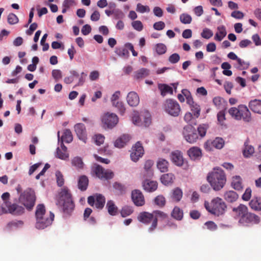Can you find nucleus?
Segmentation results:
<instances>
[{
	"mask_svg": "<svg viewBox=\"0 0 261 261\" xmlns=\"http://www.w3.org/2000/svg\"><path fill=\"white\" fill-rule=\"evenodd\" d=\"M239 115L238 117L239 120H243L245 122H250L251 120V113L247 107L244 105L239 106Z\"/></svg>",
	"mask_w": 261,
	"mask_h": 261,
	"instance_id": "obj_16",
	"label": "nucleus"
},
{
	"mask_svg": "<svg viewBox=\"0 0 261 261\" xmlns=\"http://www.w3.org/2000/svg\"><path fill=\"white\" fill-rule=\"evenodd\" d=\"M18 200L28 210H32L36 201L34 191L30 188L26 189L20 194Z\"/></svg>",
	"mask_w": 261,
	"mask_h": 261,
	"instance_id": "obj_6",
	"label": "nucleus"
},
{
	"mask_svg": "<svg viewBox=\"0 0 261 261\" xmlns=\"http://www.w3.org/2000/svg\"><path fill=\"white\" fill-rule=\"evenodd\" d=\"M217 32L215 34L214 39L218 41H221L226 36L227 32L225 27L222 25L217 27Z\"/></svg>",
	"mask_w": 261,
	"mask_h": 261,
	"instance_id": "obj_30",
	"label": "nucleus"
},
{
	"mask_svg": "<svg viewBox=\"0 0 261 261\" xmlns=\"http://www.w3.org/2000/svg\"><path fill=\"white\" fill-rule=\"evenodd\" d=\"M171 161L177 166H181L183 164L184 160L180 151L175 150L172 151L170 154Z\"/></svg>",
	"mask_w": 261,
	"mask_h": 261,
	"instance_id": "obj_20",
	"label": "nucleus"
},
{
	"mask_svg": "<svg viewBox=\"0 0 261 261\" xmlns=\"http://www.w3.org/2000/svg\"><path fill=\"white\" fill-rule=\"evenodd\" d=\"M133 212L132 207L128 206H124L121 211V215L123 217H126L130 215Z\"/></svg>",
	"mask_w": 261,
	"mask_h": 261,
	"instance_id": "obj_57",
	"label": "nucleus"
},
{
	"mask_svg": "<svg viewBox=\"0 0 261 261\" xmlns=\"http://www.w3.org/2000/svg\"><path fill=\"white\" fill-rule=\"evenodd\" d=\"M56 177L57 185L59 187H62L64 184V178L61 171H57L56 172Z\"/></svg>",
	"mask_w": 261,
	"mask_h": 261,
	"instance_id": "obj_52",
	"label": "nucleus"
},
{
	"mask_svg": "<svg viewBox=\"0 0 261 261\" xmlns=\"http://www.w3.org/2000/svg\"><path fill=\"white\" fill-rule=\"evenodd\" d=\"M153 220L151 226L149 228L150 232L153 231L157 226L158 220H163L167 218V215L160 211H154L152 212Z\"/></svg>",
	"mask_w": 261,
	"mask_h": 261,
	"instance_id": "obj_15",
	"label": "nucleus"
},
{
	"mask_svg": "<svg viewBox=\"0 0 261 261\" xmlns=\"http://www.w3.org/2000/svg\"><path fill=\"white\" fill-rule=\"evenodd\" d=\"M228 113L233 118L236 120H239V118L238 117V115H239V106L238 108L232 107L228 110Z\"/></svg>",
	"mask_w": 261,
	"mask_h": 261,
	"instance_id": "obj_59",
	"label": "nucleus"
},
{
	"mask_svg": "<svg viewBox=\"0 0 261 261\" xmlns=\"http://www.w3.org/2000/svg\"><path fill=\"white\" fill-rule=\"evenodd\" d=\"M182 197V192L179 188L174 189L172 192L171 198L173 200L178 202Z\"/></svg>",
	"mask_w": 261,
	"mask_h": 261,
	"instance_id": "obj_40",
	"label": "nucleus"
},
{
	"mask_svg": "<svg viewBox=\"0 0 261 261\" xmlns=\"http://www.w3.org/2000/svg\"><path fill=\"white\" fill-rule=\"evenodd\" d=\"M260 221L259 217L248 211L244 216L239 220V223L243 226H248L250 224H258Z\"/></svg>",
	"mask_w": 261,
	"mask_h": 261,
	"instance_id": "obj_11",
	"label": "nucleus"
},
{
	"mask_svg": "<svg viewBox=\"0 0 261 261\" xmlns=\"http://www.w3.org/2000/svg\"><path fill=\"white\" fill-rule=\"evenodd\" d=\"M132 199L134 204L138 206H142L145 203V199L142 192L138 190L132 191Z\"/></svg>",
	"mask_w": 261,
	"mask_h": 261,
	"instance_id": "obj_18",
	"label": "nucleus"
},
{
	"mask_svg": "<svg viewBox=\"0 0 261 261\" xmlns=\"http://www.w3.org/2000/svg\"><path fill=\"white\" fill-rule=\"evenodd\" d=\"M88 203L90 205L95 206L96 208L101 210L104 207L106 198L102 194L96 193L88 197Z\"/></svg>",
	"mask_w": 261,
	"mask_h": 261,
	"instance_id": "obj_9",
	"label": "nucleus"
},
{
	"mask_svg": "<svg viewBox=\"0 0 261 261\" xmlns=\"http://www.w3.org/2000/svg\"><path fill=\"white\" fill-rule=\"evenodd\" d=\"M56 157L66 160L69 158V153L67 152V148L62 142L61 143V148L58 147L56 150Z\"/></svg>",
	"mask_w": 261,
	"mask_h": 261,
	"instance_id": "obj_22",
	"label": "nucleus"
},
{
	"mask_svg": "<svg viewBox=\"0 0 261 261\" xmlns=\"http://www.w3.org/2000/svg\"><path fill=\"white\" fill-rule=\"evenodd\" d=\"M154 202L156 205L162 207L165 205L166 200L165 197L163 196L159 195L154 198Z\"/></svg>",
	"mask_w": 261,
	"mask_h": 261,
	"instance_id": "obj_55",
	"label": "nucleus"
},
{
	"mask_svg": "<svg viewBox=\"0 0 261 261\" xmlns=\"http://www.w3.org/2000/svg\"><path fill=\"white\" fill-rule=\"evenodd\" d=\"M93 140L94 142L98 146L102 144L105 141V136L100 134H95L93 136Z\"/></svg>",
	"mask_w": 261,
	"mask_h": 261,
	"instance_id": "obj_48",
	"label": "nucleus"
},
{
	"mask_svg": "<svg viewBox=\"0 0 261 261\" xmlns=\"http://www.w3.org/2000/svg\"><path fill=\"white\" fill-rule=\"evenodd\" d=\"M208 127V125L206 124H202L199 125L197 130L200 137H203L205 136Z\"/></svg>",
	"mask_w": 261,
	"mask_h": 261,
	"instance_id": "obj_56",
	"label": "nucleus"
},
{
	"mask_svg": "<svg viewBox=\"0 0 261 261\" xmlns=\"http://www.w3.org/2000/svg\"><path fill=\"white\" fill-rule=\"evenodd\" d=\"M45 206L43 204H38L36 209V227L38 229H43L50 226L54 220V214L50 212L49 216L45 214Z\"/></svg>",
	"mask_w": 261,
	"mask_h": 261,
	"instance_id": "obj_3",
	"label": "nucleus"
},
{
	"mask_svg": "<svg viewBox=\"0 0 261 261\" xmlns=\"http://www.w3.org/2000/svg\"><path fill=\"white\" fill-rule=\"evenodd\" d=\"M180 60V56L177 53H174L170 55L168 58V61L172 64L177 63Z\"/></svg>",
	"mask_w": 261,
	"mask_h": 261,
	"instance_id": "obj_63",
	"label": "nucleus"
},
{
	"mask_svg": "<svg viewBox=\"0 0 261 261\" xmlns=\"http://www.w3.org/2000/svg\"><path fill=\"white\" fill-rule=\"evenodd\" d=\"M250 207L257 211H261V199L260 198H253L249 202Z\"/></svg>",
	"mask_w": 261,
	"mask_h": 261,
	"instance_id": "obj_35",
	"label": "nucleus"
},
{
	"mask_svg": "<svg viewBox=\"0 0 261 261\" xmlns=\"http://www.w3.org/2000/svg\"><path fill=\"white\" fill-rule=\"evenodd\" d=\"M201 36L203 38L208 39L213 36V32L210 29L206 28L203 29Z\"/></svg>",
	"mask_w": 261,
	"mask_h": 261,
	"instance_id": "obj_54",
	"label": "nucleus"
},
{
	"mask_svg": "<svg viewBox=\"0 0 261 261\" xmlns=\"http://www.w3.org/2000/svg\"><path fill=\"white\" fill-rule=\"evenodd\" d=\"M187 153L190 158L193 161L199 160L202 156L201 149L196 146L190 148Z\"/></svg>",
	"mask_w": 261,
	"mask_h": 261,
	"instance_id": "obj_21",
	"label": "nucleus"
},
{
	"mask_svg": "<svg viewBox=\"0 0 261 261\" xmlns=\"http://www.w3.org/2000/svg\"><path fill=\"white\" fill-rule=\"evenodd\" d=\"M248 106L250 110L254 113L261 114V100L255 99L249 102Z\"/></svg>",
	"mask_w": 261,
	"mask_h": 261,
	"instance_id": "obj_26",
	"label": "nucleus"
},
{
	"mask_svg": "<svg viewBox=\"0 0 261 261\" xmlns=\"http://www.w3.org/2000/svg\"><path fill=\"white\" fill-rule=\"evenodd\" d=\"M144 151L142 144L140 142H137L132 148L130 153L131 160L134 162H137L144 154Z\"/></svg>",
	"mask_w": 261,
	"mask_h": 261,
	"instance_id": "obj_13",
	"label": "nucleus"
},
{
	"mask_svg": "<svg viewBox=\"0 0 261 261\" xmlns=\"http://www.w3.org/2000/svg\"><path fill=\"white\" fill-rule=\"evenodd\" d=\"M144 124L145 126H148L150 125L151 122L150 115L147 112H146L143 114Z\"/></svg>",
	"mask_w": 261,
	"mask_h": 261,
	"instance_id": "obj_64",
	"label": "nucleus"
},
{
	"mask_svg": "<svg viewBox=\"0 0 261 261\" xmlns=\"http://www.w3.org/2000/svg\"><path fill=\"white\" fill-rule=\"evenodd\" d=\"M131 24L134 29L138 32H140L143 29V25L140 20L133 21Z\"/></svg>",
	"mask_w": 261,
	"mask_h": 261,
	"instance_id": "obj_58",
	"label": "nucleus"
},
{
	"mask_svg": "<svg viewBox=\"0 0 261 261\" xmlns=\"http://www.w3.org/2000/svg\"><path fill=\"white\" fill-rule=\"evenodd\" d=\"M232 211L234 218L238 220L239 222V220L242 219L248 211V209L246 205L240 204L237 207L233 208Z\"/></svg>",
	"mask_w": 261,
	"mask_h": 261,
	"instance_id": "obj_17",
	"label": "nucleus"
},
{
	"mask_svg": "<svg viewBox=\"0 0 261 261\" xmlns=\"http://www.w3.org/2000/svg\"><path fill=\"white\" fill-rule=\"evenodd\" d=\"M130 136L128 135H123L119 137L114 142V146L117 148L123 147L130 140Z\"/></svg>",
	"mask_w": 261,
	"mask_h": 261,
	"instance_id": "obj_27",
	"label": "nucleus"
},
{
	"mask_svg": "<svg viewBox=\"0 0 261 261\" xmlns=\"http://www.w3.org/2000/svg\"><path fill=\"white\" fill-rule=\"evenodd\" d=\"M112 106L117 109L119 114L123 116L125 113V107L124 104L122 101L116 102L112 104Z\"/></svg>",
	"mask_w": 261,
	"mask_h": 261,
	"instance_id": "obj_43",
	"label": "nucleus"
},
{
	"mask_svg": "<svg viewBox=\"0 0 261 261\" xmlns=\"http://www.w3.org/2000/svg\"><path fill=\"white\" fill-rule=\"evenodd\" d=\"M94 171L96 175L101 179H108L112 178L114 176L113 172L110 170H105L99 165H96Z\"/></svg>",
	"mask_w": 261,
	"mask_h": 261,
	"instance_id": "obj_14",
	"label": "nucleus"
},
{
	"mask_svg": "<svg viewBox=\"0 0 261 261\" xmlns=\"http://www.w3.org/2000/svg\"><path fill=\"white\" fill-rule=\"evenodd\" d=\"M132 122L136 125L141 124V120L137 112H134L132 119Z\"/></svg>",
	"mask_w": 261,
	"mask_h": 261,
	"instance_id": "obj_61",
	"label": "nucleus"
},
{
	"mask_svg": "<svg viewBox=\"0 0 261 261\" xmlns=\"http://www.w3.org/2000/svg\"><path fill=\"white\" fill-rule=\"evenodd\" d=\"M224 199L228 202H233L238 198V195L233 191H228L224 194Z\"/></svg>",
	"mask_w": 261,
	"mask_h": 261,
	"instance_id": "obj_33",
	"label": "nucleus"
},
{
	"mask_svg": "<svg viewBox=\"0 0 261 261\" xmlns=\"http://www.w3.org/2000/svg\"><path fill=\"white\" fill-rule=\"evenodd\" d=\"M121 96V92L119 91H115L111 97V103H114L116 102L120 101V97Z\"/></svg>",
	"mask_w": 261,
	"mask_h": 261,
	"instance_id": "obj_62",
	"label": "nucleus"
},
{
	"mask_svg": "<svg viewBox=\"0 0 261 261\" xmlns=\"http://www.w3.org/2000/svg\"><path fill=\"white\" fill-rule=\"evenodd\" d=\"M187 104L190 106V112L194 114L195 117H199L201 111L200 106L195 102L193 100H189Z\"/></svg>",
	"mask_w": 261,
	"mask_h": 261,
	"instance_id": "obj_28",
	"label": "nucleus"
},
{
	"mask_svg": "<svg viewBox=\"0 0 261 261\" xmlns=\"http://www.w3.org/2000/svg\"><path fill=\"white\" fill-rule=\"evenodd\" d=\"M10 194L4 193L2 195V198L4 201V204L2 207L3 213H10L14 215H21L24 212V208L15 203H12L9 201Z\"/></svg>",
	"mask_w": 261,
	"mask_h": 261,
	"instance_id": "obj_5",
	"label": "nucleus"
},
{
	"mask_svg": "<svg viewBox=\"0 0 261 261\" xmlns=\"http://www.w3.org/2000/svg\"><path fill=\"white\" fill-rule=\"evenodd\" d=\"M92 211L90 208H87L84 211V219L86 221H87L88 223L91 224H95L96 222L95 219L91 217L89 219H88L89 216L91 214Z\"/></svg>",
	"mask_w": 261,
	"mask_h": 261,
	"instance_id": "obj_45",
	"label": "nucleus"
},
{
	"mask_svg": "<svg viewBox=\"0 0 261 261\" xmlns=\"http://www.w3.org/2000/svg\"><path fill=\"white\" fill-rule=\"evenodd\" d=\"M198 117H194V114H192L190 112H187L185 114V116H184V120H185V121L187 123H189L190 124H195L196 119Z\"/></svg>",
	"mask_w": 261,
	"mask_h": 261,
	"instance_id": "obj_46",
	"label": "nucleus"
},
{
	"mask_svg": "<svg viewBox=\"0 0 261 261\" xmlns=\"http://www.w3.org/2000/svg\"><path fill=\"white\" fill-rule=\"evenodd\" d=\"M18 20L17 16L13 13H10L8 16V22L10 24H16L18 22Z\"/></svg>",
	"mask_w": 261,
	"mask_h": 261,
	"instance_id": "obj_60",
	"label": "nucleus"
},
{
	"mask_svg": "<svg viewBox=\"0 0 261 261\" xmlns=\"http://www.w3.org/2000/svg\"><path fill=\"white\" fill-rule=\"evenodd\" d=\"M56 204L62 209L65 214H69L72 212L74 205L67 187H64L61 189L57 196Z\"/></svg>",
	"mask_w": 261,
	"mask_h": 261,
	"instance_id": "obj_1",
	"label": "nucleus"
},
{
	"mask_svg": "<svg viewBox=\"0 0 261 261\" xmlns=\"http://www.w3.org/2000/svg\"><path fill=\"white\" fill-rule=\"evenodd\" d=\"M101 120L105 128L111 129L117 125L119 118L116 114L108 112L101 116Z\"/></svg>",
	"mask_w": 261,
	"mask_h": 261,
	"instance_id": "obj_8",
	"label": "nucleus"
},
{
	"mask_svg": "<svg viewBox=\"0 0 261 261\" xmlns=\"http://www.w3.org/2000/svg\"><path fill=\"white\" fill-rule=\"evenodd\" d=\"M153 162L152 160H147L145 162L144 166V171L142 172L143 177H150L153 176V172L152 167Z\"/></svg>",
	"mask_w": 261,
	"mask_h": 261,
	"instance_id": "obj_23",
	"label": "nucleus"
},
{
	"mask_svg": "<svg viewBox=\"0 0 261 261\" xmlns=\"http://www.w3.org/2000/svg\"><path fill=\"white\" fill-rule=\"evenodd\" d=\"M169 165V162L163 158H159L156 162L157 168L161 172H167Z\"/></svg>",
	"mask_w": 261,
	"mask_h": 261,
	"instance_id": "obj_29",
	"label": "nucleus"
},
{
	"mask_svg": "<svg viewBox=\"0 0 261 261\" xmlns=\"http://www.w3.org/2000/svg\"><path fill=\"white\" fill-rule=\"evenodd\" d=\"M71 165L75 169H80L82 168V159L76 156L71 160Z\"/></svg>",
	"mask_w": 261,
	"mask_h": 261,
	"instance_id": "obj_51",
	"label": "nucleus"
},
{
	"mask_svg": "<svg viewBox=\"0 0 261 261\" xmlns=\"http://www.w3.org/2000/svg\"><path fill=\"white\" fill-rule=\"evenodd\" d=\"M204 206L209 213L217 216L223 215L226 208V204L219 197L214 198L211 203L205 202Z\"/></svg>",
	"mask_w": 261,
	"mask_h": 261,
	"instance_id": "obj_4",
	"label": "nucleus"
},
{
	"mask_svg": "<svg viewBox=\"0 0 261 261\" xmlns=\"http://www.w3.org/2000/svg\"><path fill=\"white\" fill-rule=\"evenodd\" d=\"M126 101L129 106L137 107L140 102V98L136 92L130 91L127 94Z\"/></svg>",
	"mask_w": 261,
	"mask_h": 261,
	"instance_id": "obj_19",
	"label": "nucleus"
},
{
	"mask_svg": "<svg viewBox=\"0 0 261 261\" xmlns=\"http://www.w3.org/2000/svg\"><path fill=\"white\" fill-rule=\"evenodd\" d=\"M224 145V141L221 138L217 137L214 140H210L207 141L204 147L205 149L208 151H213L214 148L220 149Z\"/></svg>",
	"mask_w": 261,
	"mask_h": 261,
	"instance_id": "obj_12",
	"label": "nucleus"
},
{
	"mask_svg": "<svg viewBox=\"0 0 261 261\" xmlns=\"http://www.w3.org/2000/svg\"><path fill=\"white\" fill-rule=\"evenodd\" d=\"M115 52L118 56L124 59H127L129 55V51L125 47H117Z\"/></svg>",
	"mask_w": 261,
	"mask_h": 261,
	"instance_id": "obj_41",
	"label": "nucleus"
},
{
	"mask_svg": "<svg viewBox=\"0 0 261 261\" xmlns=\"http://www.w3.org/2000/svg\"><path fill=\"white\" fill-rule=\"evenodd\" d=\"M59 134H60V132H58V136L59 138V140H60ZM60 141H61V143L62 142L63 143L64 142L69 143L72 141V135L71 131L69 129H66L64 131L63 135L61 137V138L60 139Z\"/></svg>",
	"mask_w": 261,
	"mask_h": 261,
	"instance_id": "obj_32",
	"label": "nucleus"
},
{
	"mask_svg": "<svg viewBox=\"0 0 261 261\" xmlns=\"http://www.w3.org/2000/svg\"><path fill=\"white\" fill-rule=\"evenodd\" d=\"M138 219L139 221L146 224L151 222L152 223L153 220V213L145 212L141 213L138 217Z\"/></svg>",
	"mask_w": 261,
	"mask_h": 261,
	"instance_id": "obj_24",
	"label": "nucleus"
},
{
	"mask_svg": "<svg viewBox=\"0 0 261 261\" xmlns=\"http://www.w3.org/2000/svg\"><path fill=\"white\" fill-rule=\"evenodd\" d=\"M143 187L146 191L152 192L157 189L158 184L155 181L145 180L143 182Z\"/></svg>",
	"mask_w": 261,
	"mask_h": 261,
	"instance_id": "obj_25",
	"label": "nucleus"
},
{
	"mask_svg": "<svg viewBox=\"0 0 261 261\" xmlns=\"http://www.w3.org/2000/svg\"><path fill=\"white\" fill-rule=\"evenodd\" d=\"M174 176L172 173L164 174L161 177V181L164 185L171 184L174 179Z\"/></svg>",
	"mask_w": 261,
	"mask_h": 261,
	"instance_id": "obj_39",
	"label": "nucleus"
},
{
	"mask_svg": "<svg viewBox=\"0 0 261 261\" xmlns=\"http://www.w3.org/2000/svg\"><path fill=\"white\" fill-rule=\"evenodd\" d=\"M207 180L215 191H219L225 185L226 177L224 171L217 167L208 174Z\"/></svg>",
	"mask_w": 261,
	"mask_h": 261,
	"instance_id": "obj_2",
	"label": "nucleus"
},
{
	"mask_svg": "<svg viewBox=\"0 0 261 261\" xmlns=\"http://www.w3.org/2000/svg\"><path fill=\"white\" fill-rule=\"evenodd\" d=\"M165 112L173 117H177L181 112V108L177 101L172 99H167L163 105Z\"/></svg>",
	"mask_w": 261,
	"mask_h": 261,
	"instance_id": "obj_7",
	"label": "nucleus"
},
{
	"mask_svg": "<svg viewBox=\"0 0 261 261\" xmlns=\"http://www.w3.org/2000/svg\"><path fill=\"white\" fill-rule=\"evenodd\" d=\"M23 225V222L21 220H13L9 222L6 225V227L9 229L13 228H17L21 227Z\"/></svg>",
	"mask_w": 261,
	"mask_h": 261,
	"instance_id": "obj_42",
	"label": "nucleus"
},
{
	"mask_svg": "<svg viewBox=\"0 0 261 261\" xmlns=\"http://www.w3.org/2000/svg\"><path fill=\"white\" fill-rule=\"evenodd\" d=\"M179 20L183 24H190L192 22V18L190 15L184 13L179 15Z\"/></svg>",
	"mask_w": 261,
	"mask_h": 261,
	"instance_id": "obj_47",
	"label": "nucleus"
},
{
	"mask_svg": "<svg viewBox=\"0 0 261 261\" xmlns=\"http://www.w3.org/2000/svg\"><path fill=\"white\" fill-rule=\"evenodd\" d=\"M107 208L110 215L115 216L118 213V208L112 200H109L107 203Z\"/></svg>",
	"mask_w": 261,
	"mask_h": 261,
	"instance_id": "obj_37",
	"label": "nucleus"
},
{
	"mask_svg": "<svg viewBox=\"0 0 261 261\" xmlns=\"http://www.w3.org/2000/svg\"><path fill=\"white\" fill-rule=\"evenodd\" d=\"M254 152V148L251 146L245 143V147L243 149V155L245 158H250Z\"/></svg>",
	"mask_w": 261,
	"mask_h": 261,
	"instance_id": "obj_44",
	"label": "nucleus"
},
{
	"mask_svg": "<svg viewBox=\"0 0 261 261\" xmlns=\"http://www.w3.org/2000/svg\"><path fill=\"white\" fill-rule=\"evenodd\" d=\"M159 89L161 91V94L163 96H165L167 94H173L172 88L166 84H159Z\"/></svg>",
	"mask_w": 261,
	"mask_h": 261,
	"instance_id": "obj_36",
	"label": "nucleus"
},
{
	"mask_svg": "<svg viewBox=\"0 0 261 261\" xmlns=\"http://www.w3.org/2000/svg\"><path fill=\"white\" fill-rule=\"evenodd\" d=\"M155 49L156 53L159 55H163L167 51V47L163 43H158L155 46Z\"/></svg>",
	"mask_w": 261,
	"mask_h": 261,
	"instance_id": "obj_49",
	"label": "nucleus"
},
{
	"mask_svg": "<svg viewBox=\"0 0 261 261\" xmlns=\"http://www.w3.org/2000/svg\"><path fill=\"white\" fill-rule=\"evenodd\" d=\"M236 68L240 69H244L248 68L249 63L246 62L240 58L238 59L237 63L234 65Z\"/></svg>",
	"mask_w": 261,
	"mask_h": 261,
	"instance_id": "obj_50",
	"label": "nucleus"
},
{
	"mask_svg": "<svg viewBox=\"0 0 261 261\" xmlns=\"http://www.w3.org/2000/svg\"><path fill=\"white\" fill-rule=\"evenodd\" d=\"M149 74V70L146 68H142L134 72V78L137 80L142 79Z\"/></svg>",
	"mask_w": 261,
	"mask_h": 261,
	"instance_id": "obj_34",
	"label": "nucleus"
},
{
	"mask_svg": "<svg viewBox=\"0 0 261 261\" xmlns=\"http://www.w3.org/2000/svg\"><path fill=\"white\" fill-rule=\"evenodd\" d=\"M183 216L182 210L177 206H175L171 213V216L178 221L181 220L183 218Z\"/></svg>",
	"mask_w": 261,
	"mask_h": 261,
	"instance_id": "obj_38",
	"label": "nucleus"
},
{
	"mask_svg": "<svg viewBox=\"0 0 261 261\" xmlns=\"http://www.w3.org/2000/svg\"><path fill=\"white\" fill-rule=\"evenodd\" d=\"M231 186L236 190H241L243 189L242 179L239 175H236L232 177Z\"/></svg>",
	"mask_w": 261,
	"mask_h": 261,
	"instance_id": "obj_31",
	"label": "nucleus"
},
{
	"mask_svg": "<svg viewBox=\"0 0 261 261\" xmlns=\"http://www.w3.org/2000/svg\"><path fill=\"white\" fill-rule=\"evenodd\" d=\"M182 135L186 141L190 143H195L198 138L196 130L191 125L184 127Z\"/></svg>",
	"mask_w": 261,
	"mask_h": 261,
	"instance_id": "obj_10",
	"label": "nucleus"
},
{
	"mask_svg": "<svg viewBox=\"0 0 261 261\" xmlns=\"http://www.w3.org/2000/svg\"><path fill=\"white\" fill-rule=\"evenodd\" d=\"M150 8L148 6H144L140 3L137 5L136 11L140 13H148L150 12Z\"/></svg>",
	"mask_w": 261,
	"mask_h": 261,
	"instance_id": "obj_53",
	"label": "nucleus"
}]
</instances>
